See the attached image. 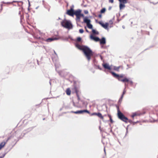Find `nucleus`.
<instances>
[{
    "mask_svg": "<svg viewBox=\"0 0 158 158\" xmlns=\"http://www.w3.org/2000/svg\"><path fill=\"white\" fill-rule=\"evenodd\" d=\"M76 46L78 49L82 51L88 60L89 61L91 57L93 55V52L92 51L89 47L81 45L77 43L76 44Z\"/></svg>",
    "mask_w": 158,
    "mask_h": 158,
    "instance_id": "nucleus-1",
    "label": "nucleus"
},
{
    "mask_svg": "<svg viewBox=\"0 0 158 158\" xmlns=\"http://www.w3.org/2000/svg\"><path fill=\"white\" fill-rule=\"evenodd\" d=\"M110 73L114 77L117 79L119 81L123 82H127L129 81V79L126 77L124 78V79H120V78H123L124 77V75L123 74L119 75L112 72H110Z\"/></svg>",
    "mask_w": 158,
    "mask_h": 158,
    "instance_id": "nucleus-2",
    "label": "nucleus"
},
{
    "mask_svg": "<svg viewBox=\"0 0 158 158\" xmlns=\"http://www.w3.org/2000/svg\"><path fill=\"white\" fill-rule=\"evenodd\" d=\"M117 116L118 118L121 120L127 122L128 120L127 118L120 111L118 106H117Z\"/></svg>",
    "mask_w": 158,
    "mask_h": 158,
    "instance_id": "nucleus-3",
    "label": "nucleus"
},
{
    "mask_svg": "<svg viewBox=\"0 0 158 158\" xmlns=\"http://www.w3.org/2000/svg\"><path fill=\"white\" fill-rule=\"evenodd\" d=\"M61 25L67 29H71L72 28V25L71 23L69 21L64 20L61 23Z\"/></svg>",
    "mask_w": 158,
    "mask_h": 158,
    "instance_id": "nucleus-4",
    "label": "nucleus"
},
{
    "mask_svg": "<svg viewBox=\"0 0 158 158\" xmlns=\"http://www.w3.org/2000/svg\"><path fill=\"white\" fill-rule=\"evenodd\" d=\"M74 12L73 6H72L71 7L69 10H67L66 14L69 16H73L74 15Z\"/></svg>",
    "mask_w": 158,
    "mask_h": 158,
    "instance_id": "nucleus-5",
    "label": "nucleus"
},
{
    "mask_svg": "<svg viewBox=\"0 0 158 158\" xmlns=\"http://www.w3.org/2000/svg\"><path fill=\"white\" fill-rule=\"evenodd\" d=\"M71 112L75 114H81L85 112L89 114H90V112L88 110H78L76 111H72Z\"/></svg>",
    "mask_w": 158,
    "mask_h": 158,
    "instance_id": "nucleus-6",
    "label": "nucleus"
},
{
    "mask_svg": "<svg viewBox=\"0 0 158 158\" xmlns=\"http://www.w3.org/2000/svg\"><path fill=\"white\" fill-rule=\"evenodd\" d=\"M102 65L103 67L106 69H107L109 70L111 69L110 66L107 63H103L102 64Z\"/></svg>",
    "mask_w": 158,
    "mask_h": 158,
    "instance_id": "nucleus-7",
    "label": "nucleus"
},
{
    "mask_svg": "<svg viewBox=\"0 0 158 158\" xmlns=\"http://www.w3.org/2000/svg\"><path fill=\"white\" fill-rule=\"evenodd\" d=\"M99 23L101 25L103 28L105 29H107L108 26V23H106L105 24L101 22H99Z\"/></svg>",
    "mask_w": 158,
    "mask_h": 158,
    "instance_id": "nucleus-8",
    "label": "nucleus"
},
{
    "mask_svg": "<svg viewBox=\"0 0 158 158\" xmlns=\"http://www.w3.org/2000/svg\"><path fill=\"white\" fill-rule=\"evenodd\" d=\"M59 38L56 37H53L50 38H48L47 39L46 41L47 42H51L54 40H56L58 39Z\"/></svg>",
    "mask_w": 158,
    "mask_h": 158,
    "instance_id": "nucleus-9",
    "label": "nucleus"
},
{
    "mask_svg": "<svg viewBox=\"0 0 158 158\" xmlns=\"http://www.w3.org/2000/svg\"><path fill=\"white\" fill-rule=\"evenodd\" d=\"M90 38L91 39L94 40V41L96 42H98L100 40V39L98 37H94L92 35H90Z\"/></svg>",
    "mask_w": 158,
    "mask_h": 158,
    "instance_id": "nucleus-10",
    "label": "nucleus"
},
{
    "mask_svg": "<svg viewBox=\"0 0 158 158\" xmlns=\"http://www.w3.org/2000/svg\"><path fill=\"white\" fill-rule=\"evenodd\" d=\"M81 10H78L76 11H74V15H75L76 16L82 14L81 13Z\"/></svg>",
    "mask_w": 158,
    "mask_h": 158,
    "instance_id": "nucleus-11",
    "label": "nucleus"
},
{
    "mask_svg": "<svg viewBox=\"0 0 158 158\" xmlns=\"http://www.w3.org/2000/svg\"><path fill=\"white\" fill-rule=\"evenodd\" d=\"M99 41H100V44H104L106 43V40L104 37L102 38L101 40L100 39Z\"/></svg>",
    "mask_w": 158,
    "mask_h": 158,
    "instance_id": "nucleus-12",
    "label": "nucleus"
},
{
    "mask_svg": "<svg viewBox=\"0 0 158 158\" xmlns=\"http://www.w3.org/2000/svg\"><path fill=\"white\" fill-rule=\"evenodd\" d=\"M6 144V142L4 141L0 143V150L3 148Z\"/></svg>",
    "mask_w": 158,
    "mask_h": 158,
    "instance_id": "nucleus-13",
    "label": "nucleus"
},
{
    "mask_svg": "<svg viewBox=\"0 0 158 158\" xmlns=\"http://www.w3.org/2000/svg\"><path fill=\"white\" fill-rule=\"evenodd\" d=\"M126 93V90H125V89H124L122 95L119 99V102H121L122 101L123 98V95L125 94Z\"/></svg>",
    "mask_w": 158,
    "mask_h": 158,
    "instance_id": "nucleus-14",
    "label": "nucleus"
},
{
    "mask_svg": "<svg viewBox=\"0 0 158 158\" xmlns=\"http://www.w3.org/2000/svg\"><path fill=\"white\" fill-rule=\"evenodd\" d=\"M66 93L68 95H70L71 93V90L70 88H67L66 90Z\"/></svg>",
    "mask_w": 158,
    "mask_h": 158,
    "instance_id": "nucleus-15",
    "label": "nucleus"
},
{
    "mask_svg": "<svg viewBox=\"0 0 158 158\" xmlns=\"http://www.w3.org/2000/svg\"><path fill=\"white\" fill-rule=\"evenodd\" d=\"M84 22L86 23L87 24L90 23V21L89 19L87 18H85L84 20Z\"/></svg>",
    "mask_w": 158,
    "mask_h": 158,
    "instance_id": "nucleus-16",
    "label": "nucleus"
},
{
    "mask_svg": "<svg viewBox=\"0 0 158 158\" xmlns=\"http://www.w3.org/2000/svg\"><path fill=\"white\" fill-rule=\"evenodd\" d=\"M97 116H98V117H99L102 120H103L104 119L103 116H102V114L100 113H98Z\"/></svg>",
    "mask_w": 158,
    "mask_h": 158,
    "instance_id": "nucleus-17",
    "label": "nucleus"
},
{
    "mask_svg": "<svg viewBox=\"0 0 158 158\" xmlns=\"http://www.w3.org/2000/svg\"><path fill=\"white\" fill-rule=\"evenodd\" d=\"M125 4L123 3H120L119 4V8L120 10H121L124 8L125 6Z\"/></svg>",
    "mask_w": 158,
    "mask_h": 158,
    "instance_id": "nucleus-18",
    "label": "nucleus"
},
{
    "mask_svg": "<svg viewBox=\"0 0 158 158\" xmlns=\"http://www.w3.org/2000/svg\"><path fill=\"white\" fill-rule=\"evenodd\" d=\"M138 115H139V114L137 112H135L133 113L132 114L131 116V117L133 118H134L135 116Z\"/></svg>",
    "mask_w": 158,
    "mask_h": 158,
    "instance_id": "nucleus-19",
    "label": "nucleus"
},
{
    "mask_svg": "<svg viewBox=\"0 0 158 158\" xmlns=\"http://www.w3.org/2000/svg\"><path fill=\"white\" fill-rule=\"evenodd\" d=\"M120 2V3L126 4L127 3V0H118Z\"/></svg>",
    "mask_w": 158,
    "mask_h": 158,
    "instance_id": "nucleus-20",
    "label": "nucleus"
},
{
    "mask_svg": "<svg viewBox=\"0 0 158 158\" xmlns=\"http://www.w3.org/2000/svg\"><path fill=\"white\" fill-rule=\"evenodd\" d=\"M77 19H80L81 17H83L84 15L83 14L76 16Z\"/></svg>",
    "mask_w": 158,
    "mask_h": 158,
    "instance_id": "nucleus-21",
    "label": "nucleus"
},
{
    "mask_svg": "<svg viewBox=\"0 0 158 158\" xmlns=\"http://www.w3.org/2000/svg\"><path fill=\"white\" fill-rule=\"evenodd\" d=\"M92 31L93 33L94 34L98 35L99 34V33L98 31H96L94 29H93Z\"/></svg>",
    "mask_w": 158,
    "mask_h": 158,
    "instance_id": "nucleus-22",
    "label": "nucleus"
},
{
    "mask_svg": "<svg viewBox=\"0 0 158 158\" xmlns=\"http://www.w3.org/2000/svg\"><path fill=\"white\" fill-rule=\"evenodd\" d=\"M108 117L109 118H110V122L111 123H112L113 122V120L112 119V117H111V116L109 114H108Z\"/></svg>",
    "mask_w": 158,
    "mask_h": 158,
    "instance_id": "nucleus-23",
    "label": "nucleus"
},
{
    "mask_svg": "<svg viewBox=\"0 0 158 158\" xmlns=\"http://www.w3.org/2000/svg\"><path fill=\"white\" fill-rule=\"evenodd\" d=\"M88 27L89 29H92L93 26L92 24H91L90 23L89 24H87Z\"/></svg>",
    "mask_w": 158,
    "mask_h": 158,
    "instance_id": "nucleus-24",
    "label": "nucleus"
},
{
    "mask_svg": "<svg viewBox=\"0 0 158 158\" xmlns=\"http://www.w3.org/2000/svg\"><path fill=\"white\" fill-rule=\"evenodd\" d=\"M106 10V9L105 8H103L100 11V12L101 13H104Z\"/></svg>",
    "mask_w": 158,
    "mask_h": 158,
    "instance_id": "nucleus-25",
    "label": "nucleus"
},
{
    "mask_svg": "<svg viewBox=\"0 0 158 158\" xmlns=\"http://www.w3.org/2000/svg\"><path fill=\"white\" fill-rule=\"evenodd\" d=\"M74 89L76 95H77V94H78V92H79V90L76 87Z\"/></svg>",
    "mask_w": 158,
    "mask_h": 158,
    "instance_id": "nucleus-26",
    "label": "nucleus"
},
{
    "mask_svg": "<svg viewBox=\"0 0 158 158\" xmlns=\"http://www.w3.org/2000/svg\"><path fill=\"white\" fill-rule=\"evenodd\" d=\"M81 39L80 37H78L77 38V42H80L81 41Z\"/></svg>",
    "mask_w": 158,
    "mask_h": 158,
    "instance_id": "nucleus-27",
    "label": "nucleus"
},
{
    "mask_svg": "<svg viewBox=\"0 0 158 158\" xmlns=\"http://www.w3.org/2000/svg\"><path fill=\"white\" fill-rule=\"evenodd\" d=\"M79 32L81 33H82L84 32V30L83 29H80Z\"/></svg>",
    "mask_w": 158,
    "mask_h": 158,
    "instance_id": "nucleus-28",
    "label": "nucleus"
},
{
    "mask_svg": "<svg viewBox=\"0 0 158 158\" xmlns=\"http://www.w3.org/2000/svg\"><path fill=\"white\" fill-rule=\"evenodd\" d=\"M97 114L98 113H93L92 114H90V115L91 116H93V115H97Z\"/></svg>",
    "mask_w": 158,
    "mask_h": 158,
    "instance_id": "nucleus-29",
    "label": "nucleus"
},
{
    "mask_svg": "<svg viewBox=\"0 0 158 158\" xmlns=\"http://www.w3.org/2000/svg\"><path fill=\"white\" fill-rule=\"evenodd\" d=\"M77 96V99L78 101H79L80 100V98L79 96V94H77V95H76Z\"/></svg>",
    "mask_w": 158,
    "mask_h": 158,
    "instance_id": "nucleus-30",
    "label": "nucleus"
},
{
    "mask_svg": "<svg viewBox=\"0 0 158 158\" xmlns=\"http://www.w3.org/2000/svg\"><path fill=\"white\" fill-rule=\"evenodd\" d=\"M109 2L110 3H114V0H109Z\"/></svg>",
    "mask_w": 158,
    "mask_h": 158,
    "instance_id": "nucleus-31",
    "label": "nucleus"
},
{
    "mask_svg": "<svg viewBox=\"0 0 158 158\" xmlns=\"http://www.w3.org/2000/svg\"><path fill=\"white\" fill-rule=\"evenodd\" d=\"M10 138H11L10 137L8 138V139H7L6 140V141L5 142H6V143H7L8 141L10 139Z\"/></svg>",
    "mask_w": 158,
    "mask_h": 158,
    "instance_id": "nucleus-32",
    "label": "nucleus"
},
{
    "mask_svg": "<svg viewBox=\"0 0 158 158\" xmlns=\"http://www.w3.org/2000/svg\"><path fill=\"white\" fill-rule=\"evenodd\" d=\"M119 67H118V68H114V69L115 70L118 71L119 70Z\"/></svg>",
    "mask_w": 158,
    "mask_h": 158,
    "instance_id": "nucleus-33",
    "label": "nucleus"
},
{
    "mask_svg": "<svg viewBox=\"0 0 158 158\" xmlns=\"http://www.w3.org/2000/svg\"><path fill=\"white\" fill-rule=\"evenodd\" d=\"M98 17L100 18H101L102 17V15L101 14H99L98 16Z\"/></svg>",
    "mask_w": 158,
    "mask_h": 158,
    "instance_id": "nucleus-34",
    "label": "nucleus"
},
{
    "mask_svg": "<svg viewBox=\"0 0 158 158\" xmlns=\"http://www.w3.org/2000/svg\"><path fill=\"white\" fill-rule=\"evenodd\" d=\"M5 156V154H4L3 156H0V158H3Z\"/></svg>",
    "mask_w": 158,
    "mask_h": 158,
    "instance_id": "nucleus-35",
    "label": "nucleus"
},
{
    "mask_svg": "<svg viewBox=\"0 0 158 158\" xmlns=\"http://www.w3.org/2000/svg\"><path fill=\"white\" fill-rule=\"evenodd\" d=\"M110 23H113V22H112V21H110Z\"/></svg>",
    "mask_w": 158,
    "mask_h": 158,
    "instance_id": "nucleus-36",
    "label": "nucleus"
},
{
    "mask_svg": "<svg viewBox=\"0 0 158 158\" xmlns=\"http://www.w3.org/2000/svg\"><path fill=\"white\" fill-rule=\"evenodd\" d=\"M86 31H87V32H89V31H88V30H87L86 29Z\"/></svg>",
    "mask_w": 158,
    "mask_h": 158,
    "instance_id": "nucleus-37",
    "label": "nucleus"
},
{
    "mask_svg": "<svg viewBox=\"0 0 158 158\" xmlns=\"http://www.w3.org/2000/svg\"><path fill=\"white\" fill-rule=\"evenodd\" d=\"M98 68L100 70H101V69L100 68V67H98Z\"/></svg>",
    "mask_w": 158,
    "mask_h": 158,
    "instance_id": "nucleus-38",
    "label": "nucleus"
},
{
    "mask_svg": "<svg viewBox=\"0 0 158 158\" xmlns=\"http://www.w3.org/2000/svg\"><path fill=\"white\" fill-rule=\"evenodd\" d=\"M34 38H36V37H35V36H34ZM36 38L38 39L39 38Z\"/></svg>",
    "mask_w": 158,
    "mask_h": 158,
    "instance_id": "nucleus-39",
    "label": "nucleus"
},
{
    "mask_svg": "<svg viewBox=\"0 0 158 158\" xmlns=\"http://www.w3.org/2000/svg\"><path fill=\"white\" fill-rule=\"evenodd\" d=\"M85 13H88V11H87V12H85Z\"/></svg>",
    "mask_w": 158,
    "mask_h": 158,
    "instance_id": "nucleus-40",
    "label": "nucleus"
},
{
    "mask_svg": "<svg viewBox=\"0 0 158 158\" xmlns=\"http://www.w3.org/2000/svg\"><path fill=\"white\" fill-rule=\"evenodd\" d=\"M85 13H88V11H87V12H85Z\"/></svg>",
    "mask_w": 158,
    "mask_h": 158,
    "instance_id": "nucleus-41",
    "label": "nucleus"
},
{
    "mask_svg": "<svg viewBox=\"0 0 158 158\" xmlns=\"http://www.w3.org/2000/svg\"><path fill=\"white\" fill-rule=\"evenodd\" d=\"M131 83H132V81H131Z\"/></svg>",
    "mask_w": 158,
    "mask_h": 158,
    "instance_id": "nucleus-42",
    "label": "nucleus"
}]
</instances>
